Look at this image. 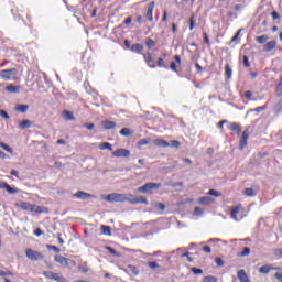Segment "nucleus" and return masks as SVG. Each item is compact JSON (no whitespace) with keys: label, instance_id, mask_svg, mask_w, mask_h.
<instances>
[{"label":"nucleus","instance_id":"nucleus-61","mask_svg":"<svg viewBox=\"0 0 282 282\" xmlns=\"http://www.w3.org/2000/svg\"><path fill=\"white\" fill-rule=\"evenodd\" d=\"M84 127L88 129V131H91V129H94L95 126L94 123H85Z\"/></svg>","mask_w":282,"mask_h":282},{"label":"nucleus","instance_id":"nucleus-6","mask_svg":"<svg viewBox=\"0 0 282 282\" xmlns=\"http://www.w3.org/2000/svg\"><path fill=\"white\" fill-rule=\"evenodd\" d=\"M243 208L241 207V204L237 205L235 208L231 209V219H235V221H241L243 219V215H239Z\"/></svg>","mask_w":282,"mask_h":282},{"label":"nucleus","instance_id":"nucleus-25","mask_svg":"<svg viewBox=\"0 0 282 282\" xmlns=\"http://www.w3.org/2000/svg\"><path fill=\"white\" fill-rule=\"evenodd\" d=\"M154 142L156 147H162L163 149H166V147H171V144L166 140L159 139V140H155Z\"/></svg>","mask_w":282,"mask_h":282},{"label":"nucleus","instance_id":"nucleus-10","mask_svg":"<svg viewBox=\"0 0 282 282\" xmlns=\"http://www.w3.org/2000/svg\"><path fill=\"white\" fill-rule=\"evenodd\" d=\"M113 158H129L131 155V152L127 149H118L115 152H112Z\"/></svg>","mask_w":282,"mask_h":282},{"label":"nucleus","instance_id":"nucleus-19","mask_svg":"<svg viewBox=\"0 0 282 282\" xmlns=\"http://www.w3.org/2000/svg\"><path fill=\"white\" fill-rule=\"evenodd\" d=\"M225 77L227 80H230L232 78V67H230L229 64L225 65Z\"/></svg>","mask_w":282,"mask_h":282},{"label":"nucleus","instance_id":"nucleus-12","mask_svg":"<svg viewBox=\"0 0 282 282\" xmlns=\"http://www.w3.org/2000/svg\"><path fill=\"white\" fill-rule=\"evenodd\" d=\"M74 197H77V199H91L94 198V195L87 192L78 191L77 193L74 194Z\"/></svg>","mask_w":282,"mask_h":282},{"label":"nucleus","instance_id":"nucleus-22","mask_svg":"<svg viewBox=\"0 0 282 282\" xmlns=\"http://www.w3.org/2000/svg\"><path fill=\"white\" fill-rule=\"evenodd\" d=\"M34 204L24 202L21 204L22 210H28L29 213H32Z\"/></svg>","mask_w":282,"mask_h":282},{"label":"nucleus","instance_id":"nucleus-48","mask_svg":"<svg viewBox=\"0 0 282 282\" xmlns=\"http://www.w3.org/2000/svg\"><path fill=\"white\" fill-rule=\"evenodd\" d=\"M148 265L151 270L160 268V264H158V262H148Z\"/></svg>","mask_w":282,"mask_h":282},{"label":"nucleus","instance_id":"nucleus-16","mask_svg":"<svg viewBox=\"0 0 282 282\" xmlns=\"http://www.w3.org/2000/svg\"><path fill=\"white\" fill-rule=\"evenodd\" d=\"M272 50H276V41H269L263 47V52H272Z\"/></svg>","mask_w":282,"mask_h":282},{"label":"nucleus","instance_id":"nucleus-15","mask_svg":"<svg viewBox=\"0 0 282 282\" xmlns=\"http://www.w3.org/2000/svg\"><path fill=\"white\" fill-rule=\"evenodd\" d=\"M270 270H281L280 268H272L268 264L262 265L261 268L258 269V272L260 274H270Z\"/></svg>","mask_w":282,"mask_h":282},{"label":"nucleus","instance_id":"nucleus-47","mask_svg":"<svg viewBox=\"0 0 282 282\" xmlns=\"http://www.w3.org/2000/svg\"><path fill=\"white\" fill-rule=\"evenodd\" d=\"M53 281L65 282V279L59 273H55Z\"/></svg>","mask_w":282,"mask_h":282},{"label":"nucleus","instance_id":"nucleus-42","mask_svg":"<svg viewBox=\"0 0 282 282\" xmlns=\"http://www.w3.org/2000/svg\"><path fill=\"white\" fill-rule=\"evenodd\" d=\"M154 208H156L158 210H166V205H164L162 203H156L154 205Z\"/></svg>","mask_w":282,"mask_h":282},{"label":"nucleus","instance_id":"nucleus-63","mask_svg":"<svg viewBox=\"0 0 282 282\" xmlns=\"http://www.w3.org/2000/svg\"><path fill=\"white\" fill-rule=\"evenodd\" d=\"M274 278H275L278 281L282 282V273H275V274H274Z\"/></svg>","mask_w":282,"mask_h":282},{"label":"nucleus","instance_id":"nucleus-51","mask_svg":"<svg viewBox=\"0 0 282 282\" xmlns=\"http://www.w3.org/2000/svg\"><path fill=\"white\" fill-rule=\"evenodd\" d=\"M271 17H272L273 21H276L278 19H281V15H279V12H276V11H272Z\"/></svg>","mask_w":282,"mask_h":282},{"label":"nucleus","instance_id":"nucleus-14","mask_svg":"<svg viewBox=\"0 0 282 282\" xmlns=\"http://www.w3.org/2000/svg\"><path fill=\"white\" fill-rule=\"evenodd\" d=\"M6 91L9 94H19L21 91V86H17L14 84L8 85L6 87Z\"/></svg>","mask_w":282,"mask_h":282},{"label":"nucleus","instance_id":"nucleus-64","mask_svg":"<svg viewBox=\"0 0 282 282\" xmlns=\"http://www.w3.org/2000/svg\"><path fill=\"white\" fill-rule=\"evenodd\" d=\"M194 213H195V215H202V208L195 207Z\"/></svg>","mask_w":282,"mask_h":282},{"label":"nucleus","instance_id":"nucleus-17","mask_svg":"<svg viewBox=\"0 0 282 282\" xmlns=\"http://www.w3.org/2000/svg\"><path fill=\"white\" fill-rule=\"evenodd\" d=\"M238 279L240 282H250V278L246 274V270L241 269L238 271Z\"/></svg>","mask_w":282,"mask_h":282},{"label":"nucleus","instance_id":"nucleus-11","mask_svg":"<svg viewBox=\"0 0 282 282\" xmlns=\"http://www.w3.org/2000/svg\"><path fill=\"white\" fill-rule=\"evenodd\" d=\"M143 61L145 62L148 67H150V69H155L156 66L155 64H153V56L151 55V53L143 54Z\"/></svg>","mask_w":282,"mask_h":282},{"label":"nucleus","instance_id":"nucleus-24","mask_svg":"<svg viewBox=\"0 0 282 282\" xmlns=\"http://www.w3.org/2000/svg\"><path fill=\"white\" fill-rule=\"evenodd\" d=\"M198 204H204V205L213 204V198L208 196H203L198 198Z\"/></svg>","mask_w":282,"mask_h":282},{"label":"nucleus","instance_id":"nucleus-46","mask_svg":"<svg viewBox=\"0 0 282 282\" xmlns=\"http://www.w3.org/2000/svg\"><path fill=\"white\" fill-rule=\"evenodd\" d=\"M208 195H212L213 197H220L221 194L215 189H209Z\"/></svg>","mask_w":282,"mask_h":282},{"label":"nucleus","instance_id":"nucleus-20","mask_svg":"<svg viewBox=\"0 0 282 282\" xmlns=\"http://www.w3.org/2000/svg\"><path fill=\"white\" fill-rule=\"evenodd\" d=\"M101 126L104 127V129H107V130L116 129V122H113V121H108V120L102 121Z\"/></svg>","mask_w":282,"mask_h":282},{"label":"nucleus","instance_id":"nucleus-53","mask_svg":"<svg viewBox=\"0 0 282 282\" xmlns=\"http://www.w3.org/2000/svg\"><path fill=\"white\" fill-rule=\"evenodd\" d=\"M166 21H169V11H163L162 22L166 23Z\"/></svg>","mask_w":282,"mask_h":282},{"label":"nucleus","instance_id":"nucleus-2","mask_svg":"<svg viewBox=\"0 0 282 282\" xmlns=\"http://www.w3.org/2000/svg\"><path fill=\"white\" fill-rule=\"evenodd\" d=\"M17 76H19V70L17 68L0 70V78H2V80H17Z\"/></svg>","mask_w":282,"mask_h":282},{"label":"nucleus","instance_id":"nucleus-23","mask_svg":"<svg viewBox=\"0 0 282 282\" xmlns=\"http://www.w3.org/2000/svg\"><path fill=\"white\" fill-rule=\"evenodd\" d=\"M100 230L102 235H107V237H111V227L101 225Z\"/></svg>","mask_w":282,"mask_h":282},{"label":"nucleus","instance_id":"nucleus-52","mask_svg":"<svg viewBox=\"0 0 282 282\" xmlns=\"http://www.w3.org/2000/svg\"><path fill=\"white\" fill-rule=\"evenodd\" d=\"M147 144H149V141L147 139H141L138 142V147H147Z\"/></svg>","mask_w":282,"mask_h":282},{"label":"nucleus","instance_id":"nucleus-3","mask_svg":"<svg viewBox=\"0 0 282 282\" xmlns=\"http://www.w3.org/2000/svg\"><path fill=\"white\" fill-rule=\"evenodd\" d=\"M54 261L56 263H59V265H62V268H74L76 265V261H74L69 258H65L61 254L55 256Z\"/></svg>","mask_w":282,"mask_h":282},{"label":"nucleus","instance_id":"nucleus-57","mask_svg":"<svg viewBox=\"0 0 282 282\" xmlns=\"http://www.w3.org/2000/svg\"><path fill=\"white\" fill-rule=\"evenodd\" d=\"M203 252H206V254H210V252H213V249H210L209 246H205L203 247Z\"/></svg>","mask_w":282,"mask_h":282},{"label":"nucleus","instance_id":"nucleus-5","mask_svg":"<svg viewBox=\"0 0 282 282\" xmlns=\"http://www.w3.org/2000/svg\"><path fill=\"white\" fill-rule=\"evenodd\" d=\"M162 187V183H147L138 188V193H149L151 191H158Z\"/></svg>","mask_w":282,"mask_h":282},{"label":"nucleus","instance_id":"nucleus-41","mask_svg":"<svg viewBox=\"0 0 282 282\" xmlns=\"http://www.w3.org/2000/svg\"><path fill=\"white\" fill-rule=\"evenodd\" d=\"M203 282H217V278L213 275H207L204 278Z\"/></svg>","mask_w":282,"mask_h":282},{"label":"nucleus","instance_id":"nucleus-31","mask_svg":"<svg viewBox=\"0 0 282 282\" xmlns=\"http://www.w3.org/2000/svg\"><path fill=\"white\" fill-rule=\"evenodd\" d=\"M132 131L129 128H123L120 130V135H123V138H129L131 135Z\"/></svg>","mask_w":282,"mask_h":282},{"label":"nucleus","instance_id":"nucleus-38","mask_svg":"<svg viewBox=\"0 0 282 282\" xmlns=\"http://www.w3.org/2000/svg\"><path fill=\"white\" fill-rule=\"evenodd\" d=\"M189 30L191 32L195 30V14H192V17L189 18Z\"/></svg>","mask_w":282,"mask_h":282},{"label":"nucleus","instance_id":"nucleus-39","mask_svg":"<svg viewBox=\"0 0 282 282\" xmlns=\"http://www.w3.org/2000/svg\"><path fill=\"white\" fill-rule=\"evenodd\" d=\"M156 63H158V67L166 69V64L164 63V58L159 57Z\"/></svg>","mask_w":282,"mask_h":282},{"label":"nucleus","instance_id":"nucleus-56","mask_svg":"<svg viewBox=\"0 0 282 282\" xmlns=\"http://www.w3.org/2000/svg\"><path fill=\"white\" fill-rule=\"evenodd\" d=\"M192 272H193V274H203L204 270L197 269V268H192Z\"/></svg>","mask_w":282,"mask_h":282},{"label":"nucleus","instance_id":"nucleus-28","mask_svg":"<svg viewBox=\"0 0 282 282\" xmlns=\"http://www.w3.org/2000/svg\"><path fill=\"white\" fill-rule=\"evenodd\" d=\"M32 213H47V208L39 206V205H33Z\"/></svg>","mask_w":282,"mask_h":282},{"label":"nucleus","instance_id":"nucleus-45","mask_svg":"<svg viewBox=\"0 0 282 282\" xmlns=\"http://www.w3.org/2000/svg\"><path fill=\"white\" fill-rule=\"evenodd\" d=\"M0 276H14L12 271H0Z\"/></svg>","mask_w":282,"mask_h":282},{"label":"nucleus","instance_id":"nucleus-7","mask_svg":"<svg viewBox=\"0 0 282 282\" xmlns=\"http://www.w3.org/2000/svg\"><path fill=\"white\" fill-rule=\"evenodd\" d=\"M153 10H155V1H152L148 4V9L145 12V18L148 21L153 22Z\"/></svg>","mask_w":282,"mask_h":282},{"label":"nucleus","instance_id":"nucleus-1","mask_svg":"<svg viewBox=\"0 0 282 282\" xmlns=\"http://www.w3.org/2000/svg\"><path fill=\"white\" fill-rule=\"evenodd\" d=\"M106 202H119L124 204V202H129L130 204H149V200L147 199L145 196H135L133 194H118V193H113V194H108L106 196Z\"/></svg>","mask_w":282,"mask_h":282},{"label":"nucleus","instance_id":"nucleus-59","mask_svg":"<svg viewBox=\"0 0 282 282\" xmlns=\"http://www.w3.org/2000/svg\"><path fill=\"white\" fill-rule=\"evenodd\" d=\"M34 235H35V237H41V235H43V230H41V228H36L34 230Z\"/></svg>","mask_w":282,"mask_h":282},{"label":"nucleus","instance_id":"nucleus-26","mask_svg":"<svg viewBox=\"0 0 282 282\" xmlns=\"http://www.w3.org/2000/svg\"><path fill=\"white\" fill-rule=\"evenodd\" d=\"M20 129H30L32 127V121L30 120H22L19 124Z\"/></svg>","mask_w":282,"mask_h":282},{"label":"nucleus","instance_id":"nucleus-21","mask_svg":"<svg viewBox=\"0 0 282 282\" xmlns=\"http://www.w3.org/2000/svg\"><path fill=\"white\" fill-rule=\"evenodd\" d=\"M63 118H65L66 120H76V117H74V113L69 110H64L62 112Z\"/></svg>","mask_w":282,"mask_h":282},{"label":"nucleus","instance_id":"nucleus-60","mask_svg":"<svg viewBox=\"0 0 282 282\" xmlns=\"http://www.w3.org/2000/svg\"><path fill=\"white\" fill-rule=\"evenodd\" d=\"M172 72H177V64H175V62H172L170 65Z\"/></svg>","mask_w":282,"mask_h":282},{"label":"nucleus","instance_id":"nucleus-44","mask_svg":"<svg viewBox=\"0 0 282 282\" xmlns=\"http://www.w3.org/2000/svg\"><path fill=\"white\" fill-rule=\"evenodd\" d=\"M47 250H54V252H61V249L54 245H46Z\"/></svg>","mask_w":282,"mask_h":282},{"label":"nucleus","instance_id":"nucleus-30","mask_svg":"<svg viewBox=\"0 0 282 282\" xmlns=\"http://www.w3.org/2000/svg\"><path fill=\"white\" fill-rule=\"evenodd\" d=\"M145 45H147L148 50H153V47H155V41H153V39L149 37L145 40Z\"/></svg>","mask_w":282,"mask_h":282},{"label":"nucleus","instance_id":"nucleus-43","mask_svg":"<svg viewBox=\"0 0 282 282\" xmlns=\"http://www.w3.org/2000/svg\"><path fill=\"white\" fill-rule=\"evenodd\" d=\"M242 64L245 67H250V61L248 59L247 55L242 56Z\"/></svg>","mask_w":282,"mask_h":282},{"label":"nucleus","instance_id":"nucleus-8","mask_svg":"<svg viewBox=\"0 0 282 282\" xmlns=\"http://www.w3.org/2000/svg\"><path fill=\"white\" fill-rule=\"evenodd\" d=\"M248 138H250V131L245 130L242 132V137L240 139V150L241 151H243V149H246V147H248Z\"/></svg>","mask_w":282,"mask_h":282},{"label":"nucleus","instance_id":"nucleus-35","mask_svg":"<svg viewBox=\"0 0 282 282\" xmlns=\"http://www.w3.org/2000/svg\"><path fill=\"white\" fill-rule=\"evenodd\" d=\"M28 109H30V106H28V105H19L17 107V111H20V113H25V111H28Z\"/></svg>","mask_w":282,"mask_h":282},{"label":"nucleus","instance_id":"nucleus-18","mask_svg":"<svg viewBox=\"0 0 282 282\" xmlns=\"http://www.w3.org/2000/svg\"><path fill=\"white\" fill-rule=\"evenodd\" d=\"M130 50H131V52H134L135 54H142V50H144V45L137 43V44H133L130 47Z\"/></svg>","mask_w":282,"mask_h":282},{"label":"nucleus","instance_id":"nucleus-55","mask_svg":"<svg viewBox=\"0 0 282 282\" xmlns=\"http://www.w3.org/2000/svg\"><path fill=\"white\" fill-rule=\"evenodd\" d=\"M239 34H241V29H239L237 31V33L231 37V43H235V41H237V39H239Z\"/></svg>","mask_w":282,"mask_h":282},{"label":"nucleus","instance_id":"nucleus-54","mask_svg":"<svg viewBox=\"0 0 282 282\" xmlns=\"http://www.w3.org/2000/svg\"><path fill=\"white\" fill-rule=\"evenodd\" d=\"M245 98L247 100H252V91H250V90L245 91Z\"/></svg>","mask_w":282,"mask_h":282},{"label":"nucleus","instance_id":"nucleus-40","mask_svg":"<svg viewBox=\"0 0 282 282\" xmlns=\"http://www.w3.org/2000/svg\"><path fill=\"white\" fill-rule=\"evenodd\" d=\"M203 39H204V43L206 45H208V47H210V39H208V33L207 32L203 33Z\"/></svg>","mask_w":282,"mask_h":282},{"label":"nucleus","instance_id":"nucleus-33","mask_svg":"<svg viewBox=\"0 0 282 282\" xmlns=\"http://www.w3.org/2000/svg\"><path fill=\"white\" fill-rule=\"evenodd\" d=\"M250 256V248L243 247L242 251L238 253V257H248Z\"/></svg>","mask_w":282,"mask_h":282},{"label":"nucleus","instance_id":"nucleus-49","mask_svg":"<svg viewBox=\"0 0 282 282\" xmlns=\"http://www.w3.org/2000/svg\"><path fill=\"white\" fill-rule=\"evenodd\" d=\"M106 249L108 252H110V254H113V257H118V252L112 247H106Z\"/></svg>","mask_w":282,"mask_h":282},{"label":"nucleus","instance_id":"nucleus-29","mask_svg":"<svg viewBox=\"0 0 282 282\" xmlns=\"http://www.w3.org/2000/svg\"><path fill=\"white\" fill-rule=\"evenodd\" d=\"M257 43H259V45H263V43L268 42V35H260L256 37Z\"/></svg>","mask_w":282,"mask_h":282},{"label":"nucleus","instance_id":"nucleus-36","mask_svg":"<svg viewBox=\"0 0 282 282\" xmlns=\"http://www.w3.org/2000/svg\"><path fill=\"white\" fill-rule=\"evenodd\" d=\"M0 148L3 149L4 151H7V153H13L14 150H12V148H10L8 144L0 142Z\"/></svg>","mask_w":282,"mask_h":282},{"label":"nucleus","instance_id":"nucleus-27","mask_svg":"<svg viewBox=\"0 0 282 282\" xmlns=\"http://www.w3.org/2000/svg\"><path fill=\"white\" fill-rule=\"evenodd\" d=\"M99 149H100V151H105L106 149H108V151H113V148H112L111 143H109V142H102L99 145Z\"/></svg>","mask_w":282,"mask_h":282},{"label":"nucleus","instance_id":"nucleus-58","mask_svg":"<svg viewBox=\"0 0 282 282\" xmlns=\"http://www.w3.org/2000/svg\"><path fill=\"white\" fill-rule=\"evenodd\" d=\"M171 144H172V147H174L175 149H180V141H177V140H172V141H171Z\"/></svg>","mask_w":282,"mask_h":282},{"label":"nucleus","instance_id":"nucleus-32","mask_svg":"<svg viewBox=\"0 0 282 282\" xmlns=\"http://www.w3.org/2000/svg\"><path fill=\"white\" fill-rule=\"evenodd\" d=\"M128 270H129L134 276H138V274H140V271L138 270V267H135V265L129 264V265H128Z\"/></svg>","mask_w":282,"mask_h":282},{"label":"nucleus","instance_id":"nucleus-13","mask_svg":"<svg viewBox=\"0 0 282 282\" xmlns=\"http://www.w3.org/2000/svg\"><path fill=\"white\" fill-rule=\"evenodd\" d=\"M229 131H234L237 135H241V126L237 122L229 124Z\"/></svg>","mask_w":282,"mask_h":282},{"label":"nucleus","instance_id":"nucleus-50","mask_svg":"<svg viewBox=\"0 0 282 282\" xmlns=\"http://www.w3.org/2000/svg\"><path fill=\"white\" fill-rule=\"evenodd\" d=\"M1 118H4V120H10V115L6 112V110H0Z\"/></svg>","mask_w":282,"mask_h":282},{"label":"nucleus","instance_id":"nucleus-62","mask_svg":"<svg viewBox=\"0 0 282 282\" xmlns=\"http://www.w3.org/2000/svg\"><path fill=\"white\" fill-rule=\"evenodd\" d=\"M131 21H132L131 17H128V18H126L123 23H124V25H131Z\"/></svg>","mask_w":282,"mask_h":282},{"label":"nucleus","instance_id":"nucleus-9","mask_svg":"<svg viewBox=\"0 0 282 282\" xmlns=\"http://www.w3.org/2000/svg\"><path fill=\"white\" fill-rule=\"evenodd\" d=\"M0 189H7V193H9V195H17V193H19V189L13 188L12 186H10V184L6 182H0Z\"/></svg>","mask_w":282,"mask_h":282},{"label":"nucleus","instance_id":"nucleus-4","mask_svg":"<svg viewBox=\"0 0 282 282\" xmlns=\"http://www.w3.org/2000/svg\"><path fill=\"white\" fill-rule=\"evenodd\" d=\"M25 256L30 261H43L45 256L34 249H25Z\"/></svg>","mask_w":282,"mask_h":282},{"label":"nucleus","instance_id":"nucleus-37","mask_svg":"<svg viewBox=\"0 0 282 282\" xmlns=\"http://www.w3.org/2000/svg\"><path fill=\"white\" fill-rule=\"evenodd\" d=\"M44 276L46 279H51V281H54V278L56 276V273L52 272V271H45L44 272Z\"/></svg>","mask_w":282,"mask_h":282},{"label":"nucleus","instance_id":"nucleus-34","mask_svg":"<svg viewBox=\"0 0 282 282\" xmlns=\"http://www.w3.org/2000/svg\"><path fill=\"white\" fill-rule=\"evenodd\" d=\"M243 195H246L247 197H254L257 194L254 193V189L252 188H246L243 191Z\"/></svg>","mask_w":282,"mask_h":282}]
</instances>
